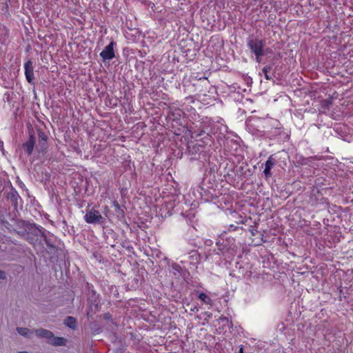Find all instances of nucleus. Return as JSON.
Listing matches in <instances>:
<instances>
[{"mask_svg":"<svg viewBox=\"0 0 353 353\" xmlns=\"http://www.w3.org/2000/svg\"><path fill=\"white\" fill-rule=\"evenodd\" d=\"M6 279L5 272L0 270V279Z\"/></svg>","mask_w":353,"mask_h":353,"instance_id":"14","label":"nucleus"},{"mask_svg":"<svg viewBox=\"0 0 353 353\" xmlns=\"http://www.w3.org/2000/svg\"><path fill=\"white\" fill-rule=\"evenodd\" d=\"M116 43L112 41L105 48L100 52V57L103 61L112 60L115 57L114 46Z\"/></svg>","mask_w":353,"mask_h":353,"instance_id":"5","label":"nucleus"},{"mask_svg":"<svg viewBox=\"0 0 353 353\" xmlns=\"http://www.w3.org/2000/svg\"><path fill=\"white\" fill-rule=\"evenodd\" d=\"M325 103H326L327 104L329 103V101H325Z\"/></svg>","mask_w":353,"mask_h":353,"instance_id":"19","label":"nucleus"},{"mask_svg":"<svg viewBox=\"0 0 353 353\" xmlns=\"http://www.w3.org/2000/svg\"><path fill=\"white\" fill-rule=\"evenodd\" d=\"M28 139L22 144V149L27 155H31L34 151L36 143V134L38 137V145L36 150L39 153L44 154L48 149V136L41 128L36 126L28 127Z\"/></svg>","mask_w":353,"mask_h":353,"instance_id":"1","label":"nucleus"},{"mask_svg":"<svg viewBox=\"0 0 353 353\" xmlns=\"http://www.w3.org/2000/svg\"><path fill=\"white\" fill-rule=\"evenodd\" d=\"M252 234L253 235H254L255 232H254V230H252Z\"/></svg>","mask_w":353,"mask_h":353,"instance_id":"18","label":"nucleus"},{"mask_svg":"<svg viewBox=\"0 0 353 353\" xmlns=\"http://www.w3.org/2000/svg\"><path fill=\"white\" fill-rule=\"evenodd\" d=\"M248 46L251 50L252 52L254 54L256 57V61L259 63L261 59V57L264 55L263 48L265 46V41L262 39H250L248 41Z\"/></svg>","mask_w":353,"mask_h":353,"instance_id":"3","label":"nucleus"},{"mask_svg":"<svg viewBox=\"0 0 353 353\" xmlns=\"http://www.w3.org/2000/svg\"><path fill=\"white\" fill-rule=\"evenodd\" d=\"M113 205L115 208H117V209H120V205H119V203L117 202V201H114L113 202Z\"/></svg>","mask_w":353,"mask_h":353,"instance_id":"15","label":"nucleus"},{"mask_svg":"<svg viewBox=\"0 0 353 353\" xmlns=\"http://www.w3.org/2000/svg\"><path fill=\"white\" fill-rule=\"evenodd\" d=\"M50 343L54 346H61L65 345L66 340L63 337H54L51 339Z\"/></svg>","mask_w":353,"mask_h":353,"instance_id":"10","label":"nucleus"},{"mask_svg":"<svg viewBox=\"0 0 353 353\" xmlns=\"http://www.w3.org/2000/svg\"><path fill=\"white\" fill-rule=\"evenodd\" d=\"M190 136L196 141H201L204 144H208L212 141L211 131L208 130L205 123H202L199 129L191 128Z\"/></svg>","mask_w":353,"mask_h":353,"instance_id":"2","label":"nucleus"},{"mask_svg":"<svg viewBox=\"0 0 353 353\" xmlns=\"http://www.w3.org/2000/svg\"><path fill=\"white\" fill-rule=\"evenodd\" d=\"M271 66L268 65V66H265L263 69H262V71L264 74V76H265V78L266 80H270L272 79L271 76L270 75V72L271 71Z\"/></svg>","mask_w":353,"mask_h":353,"instance_id":"13","label":"nucleus"},{"mask_svg":"<svg viewBox=\"0 0 353 353\" xmlns=\"http://www.w3.org/2000/svg\"><path fill=\"white\" fill-rule=\"evenodd\" d=\"M275 165V161L272 157H270L266 161L265 164V169L263 170L265 178H269L272 176L271 170Z\"/></svg>","mask_w":353,"mask_h":353,"instance_id":"7","label":"nucleus"},{"mask_svg":"<svg viewBox=\"0 0 353 353\" xmlns=\"http://www.w3.org/2000/svg\"><path fill=\"white\" fill-rule=\"evenodd\" d=\"M17 353H30L27 351H20V352H18Z\"/></svg>","mask_w":353,"mask_h":353,"instance_id":"17","label":"nucleus"},{"mask_svg":"<svg viewBox=\"0 0 353 353\" xmlns=\"http://www.w3.org/2000/svg\"><path fill=\"white\" fill-rule=\"evenodd\" d=\"M25 76L27 81L30 84H34V70L33 64L31 60L27 61L24 63Z\"/></svg>","mask_w":353,"mask_h":353,"instance_id":"6","label":"nucleus"},{"mask_svg":"<svg viewBox=\"0 0 353 353\" xmlns=\"http://www.w3.org/2000/svg\"><path fill=\"white\" fill-rule=\"evenodd\" d=\"M64 323L66 326L73 330H75L77 327V320L72 316H68L65 319Z\"/></svg>","mask_w":353,"mask_h":353,"instance_id":"9","label":"nucleus"},{"mask_svg":"<svg viewBox=\"0 0 353 353\" xmlns=\"http://www.w3.org/2000/svg\"><path fill=\"white\" fill-rule=\"evenodd\" d=\"M36 335L39 338H44L47 339H51L54 336L52 332L46 329H37L34 331Z\"/></svg>","mask_w":353,"mask_h":353,"instance_id":"8","label":"nucleus"},{"mask_svg":"<svg viewBox=\"0 0 353 353\" xmlns=\"http://www.w3.org/2000/svg\"><path fill=\"white\" fill-rule=\"evenodd\" d=\"M17 330L20 335L23 336H28L29 334L32 332L30 329L26 327H17Z\"/></svg>","mask_w":353,"mask_h":353,"instance_id":"12","label":"nucleus"},{"mask_svg":"<svg viewBox=\"0 0 353 353\" xmlns=\"http://www.w3.org/2000/svg\"><path fill=\"white\" fill-rule=\"evenodd\" d=\"M237 353H244L243 346V345L240 346L239 350V352Z\"/></svg>","mask_w":353,"mask_h":353,"instance_id":"16","label":"nucleus"},{"mask_svg":"<svg viewBox=\"0 0 353 353\" xmlns=\"http://www.w3.org/2000/svg\"><path fill=\"white\" fill-rule=\"evenodd\" d=\"M198 298L207 305H212L213 303L212 299L204 292H201Z\"/></svg>","mask_w":353,"mask_h":353,"instance_id":"11","label":"nucleus"},{"mask_svg":"<svg viewBox=\"0 0 353 353\" xmlns=\"http://www.w3.org/2000/svg\"><path fill=\"white\" fill-rule=\"evenodd\" d=\"M84 220L89 224L102 223L103 222V217L98 210L92 208L87 211L84 216Z\"/></svg>","mask_w":353,"mask_h":353,"instance_id":"4","label":"nucleus"}]
</instances>
